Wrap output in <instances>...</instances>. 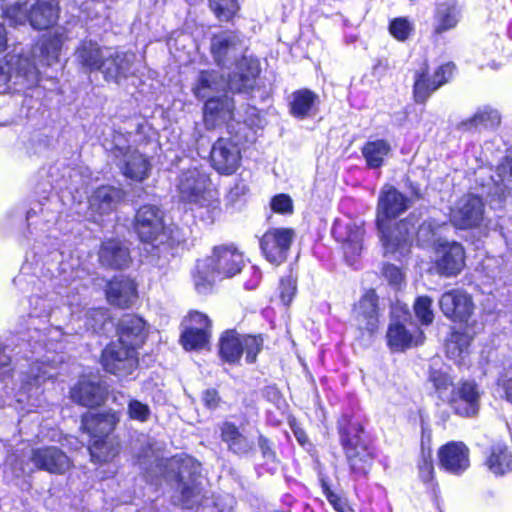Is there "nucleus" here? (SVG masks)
<instances>
[{
	"label": "nucleus",
	"mask_w": 512,
	"mask_h": 512,
	"mask_svg": "<svg viewBox=\"0 0 512 512\" xmlns=\"http://www.w3.org/2000/svg\"><path fill=\"white\" fill-rule=\"evenodd\" d=\"M294 435H295L297 441L302 446H304L308 442V437H307L306 433L302 429H299V428L295 429L294 430Z\"/></svg>",
	"instance_id": "338daca9"
},
{
	"label": "nucleus",
	"mask_w": 512,
	"mask_h": 512,
	"mask_svg": "<svg viewBox=\"0 0 512 512\" xmlns=\"http://www.w3.org/2000/svg\"><path fill=\"white\" fill-rule=\"evenodd\" d=\"M391 151V145L387 140L375 139L364 144L362 155L366 165L371 169H376L384 164L385 158L389 156Z\"/></svg>",
	"instance_id": "a19ab883"
},
{
	"label": "nucleus",
	"mask_w": 512,
	"mask_h": 512,
	"mask_svg": "<svg viewBox=\"0 0 512 512\" xmlns=\"http://www.w3.org/2000/svg\"><path fill=\"white\" fill-rule=\"evenodd\" d=\"M240 150L229 139H218L211 150V162L215 170L221 174H232L240 164Z\"/></svg>",
	"instance_id": "a878e982"
},
{
	"label": "nucleus",
	"mask_w": 512,
	"mask_h": 512,
	"mask_svg": "<svg viewBox=\"0 0 512 512\" xmlns=\"http://www.w3.org/2000/svg\"><path fill=\"white\" fill-rule=\"evenodd\" d=\"M101 363L107 372L118 376H127L136 369L138 360L133 348L116 341L103 350Z\"/></svg>",
	"instance_id": "ddd939ff"
},
{
	"label": "nucleus",
	"mask_w": 512,
	"mask_h": 512,
	"mask_svg": "<svg viewBox=\"0 0 512 512\" xmlns=\"http://www.w3.org/2000/svg\"><path fill=\"white\" fill-rule=\"evenodd\" d=\"M60 49L61 40L59 38H54L44 42L40 47H36L32 54L34 56L35 51H39V63L42 65L51 66L53 63L58 61Z\"/></svg>",
	"instance_id": "c03bdc74"
},
{
	"label": "nucleus",
	"mask_w": 512,
	"mask_h": 512,
	"mask_svg": "<svg viewBox=\"0 0 512 512\" xmlns=\"http://www.w3.org/2000/svg\"><path fill=\"white\" fill-rule=\"evenodd\" d=\"M29 457L32 465L26 464L22 467L23 473H31L36 468L50 473L63 474L71 466L68 456L56 447L32 449Z\"/></svg>",
	"instance_id": "6ab92c4d"
},
{
	"label": "nucleus",
	"mask_w": 512,
	"mask_h": 512,
	"mask_svg": "<svg viewBox=\"0 0 512 512\" xmlns=\"http://www.w3.org/2000/svg\"><path fill=\"white\" fill-rule=\"evenodd\" d=\"M210 331L198 327H187L181 335V343L186 350L203 349L209 343Z\"/></svg>",
	"instance_id": "37998d69"
},
{
	"label": "nucleus",
	"mask_w": 512,
	"mask_h": 512,
	"mask_svg": "<svg viewBox=\"0 0 512 512\" xmlns=\"http://www.w3.org/2000/svg\"><path fill=\"white\" fill-rule=\"evenodd\" d=\"M135 230L141 241L162 243L166 238L163 212L154 205H143L135 216Z\"/></svg>",
	"instance_id": "f8f14e48"
},
{
	"label": "nucleus",
	"mask_w": 512,
	"mask_h": 512,
	"mask_svg": "<svg viewBox=\"0 0 512 512\" xmlns=\"http://www.w3.org/2000/svg\"><path fill=\"white\" fill-rule=\"evenodd\" d=\"M202 401L209 409H214L219 403V396L215 389H207L202 394Z\"/></svg>",
	"instance_id": "052dcab7"
},
{
	"label": "nucleus",
	"mask_w": 512,
	"mask_h": 512,
	"mask_svg": "<svg viewBox=\"0 0 512 512\" xmlns=\"http://www.w3.org/2000/svg\"><path fill=\"white\" fill-rule=\"evenodd\" d=\"M461 19V8L454 0H447L437 5L434 17V32L442 34L454 29Z\"/></svg>",
	"instance_id": "72a5a7b5"
},
{
	"label": "nucleus",
	"mask_w": 512,
	"mask_h": 512,
	"mask_svg": "<svg viewBox=\"0 0 512 512\" xmlns=\"http://www.w3.org/2000/svg\"><path fill=\"white\" fill-rule=\"evenodd\" d=\"M61 335L58 328H53L49 330V339L45 346L39 340L35 342L31 356L26 358L27 362H31L29 370L21 372V387L16 394L17 402L27 401L31 407L34 406L41 384L55 375L53 371L57 363L56 356L48 354L56 350V342Z\"/></svg>",
	"instance_id": "7ed1b4c3"
},
{
	"label": "nucleus",
	"mask_w": 512,
	"mask_h": 512,
	"mask_svg": "<svg viewBox=\"0 0 512 512\" xmlns=\"http://www.w3.org/2000/svg\"><path fill=\"white\" fill-rule=\"evenodd\" d=\"M500 385L503 387L506 400L512 403V376L502 380Z\"/></svg>",
	"instance_id": "e2e57ef3"
},
{
	"label": "nucleus",
	"mask_w": 512,
	"mask_h": 512,
	"mask_svg": "<svg viewBox=\"0 0 512 512\" xmlns=\"http://www.w3.org/2000/svg\"><path fill=\"white\" fill-rule=\"evenodd\" d=\"M465 266V252L460 243L445 242L436 250V270L445 277L458 275Z\"/></svg>",
	"instance_id": "b1692460"
},
{
	"label": "nucleus",
	"mask_w": 512,
	"mask_h": 512,
	"mask_svg": "<svg viewBox=\"0 0 512 512\" xmlns=\"http://www.w3.org/2000/svg\"><path fill=\"white\" fill-rule=\"evenodd\" d=\"M383 273L393 285H399L402 282L403 274L401 270L394 265H386L383 269Z\"/></svg>",
	"instance_id": "bf43d9fd"
},
{
	"label": "nucleus",
	"mask_w": 512,
	"mask_h": 512,
	"mask_svg": "<svg viewBox=\"0 0 512 512\" xmlns=\"http://www.w3.org/2000/svg\"><path fill=\"white\" fill-rule=\"evenodd\" d=\"M121 198V191L111 186H102L95 190L89 203L93 212L100 215L110 213Z\"/></svg>",
	"instance_id": "e433bc0d"
},
{
	"label": "nucleus",
	"mask_w": 512,
	"mask_h": 512,
	"mask_svg": "<svg viewBox=\"0 0 512 512\" xmlns=\"http://www.w3.org/2000/svg\"><path fill=\"white\" fill-rule=\"evenodd\" d=\"M247 192H248L247 185L245 183L241 182V183H237L234 186V188L231 189L230 196L234 197V196L244 195Z\"/></svg>",
	"instance_id": "0e129e2a"
},
{
	"label": "nucleus",
	"mask_w": 512,
	"mask_h": 512,
	"mask_svg": "<svg viewBox=\"0 0 512 512\" xmlns=\"http://www.w3.org/2000/svg\"><path fill=\"white\" fill-rule=\"evenodd\" d=\"M263 340L260 337L240 336L233 331H227L220 340V355L229 363H235L245 353L246 361L252 363L260 352Z\"/></svg>",
	"instance_id": "9d476101"
},
{
	"label": "nucleus",
	"mask_w": 512,
	"mask_h": 512,
	"mask_svg": "<svg viewBox=\"0 0 512 512\" xmlns=\"http://www.w3.org/2000/svg\"><path fill=\"white\" fill-rule=\"evenodd\" d=\"M199 464L192 463V460L184 462L178 472L177 490L180 498L177 500L185 508H192L198 503L200 495V476L197 474Z\"/></svg>",
	"instance_id": "5701e85b"
},
{
	"label": "nucleus",
	"mask_w": 512,
	"mask_h": 512,
	"mask_svg": "<svg viewBox=\"0 0 512 512\" xmlns=\"http://www.w3.org/2000/svg\"><path fill=\"white\" fill-rule=\"evenodd\" d=\"M501 119V114L496 108L484 105L478 107L471 117L461 121L457 128L463 132L494 131L500 126Z\"/></svg>",
	"instance_id": "cd10ccee"
},
{
	"label": "nucleus",
	"mask_w": 512,
	"mask_h": 512,
	"mask_svg": "<svg viewBox=\"0 0 512 512\" xmlns=\"http://www.w3.org/2000/svg\"><path fill=\"white\" fill-rule=\"evenodd\" d=\"M353 315L359 329L373 333L378 328V298L373 290L361 297L354 307Z\"/></svg>",
	"instance_id": "c85d7f7f"
},
{
	"label": "nucleus",
	"mask_w": 512,
	"mask_h": 512,
	"mask_svg": "<svg viewBox=\"0 0 512 512\" xmlns=\"http://www.w3.org/2000/svg\"><path fill=\"white\" fill-rule=\"evenodd\" d=\"M183 325L185 328L198 327L203 328V330L206 331H210L211 329V322L209 318L205 314L197 311L191 312L184 320Z\"/></svg>",
	"instance_id": "6e6d98bb"
},
{
	"label": "nucleus",
	"mask_w": 512,
	"mask_h": 512,
	"mask_svg": "<svg viewBox=\"0 0 512 512\" xmlns=\"http://www.w3.org/2000/svg\"><path fill=\"white\" fill-rule=\"evenodd\" d=\"M454 71L451 63L440 66L433 75L428 72V67L423 64L415 72L414 98L417 103H424L429 96L440 86L448 82Z\"/></svg>",
	"instance_id": "2eb2a0df"
},
{
	"label": "nucleus",
	"mask_w": 512,
	"mask_h": 512,
	"mask_svg": "<svg viewBox=\"0 0 512 512\" xmlns=\"http://www.w3.org/2000/svg\"><path fill=\"white\" fill-rule=\"evenodd\" d=\"M210 8L221 21H229L237 12L236 0H209Z\"/></svg>",
	"instance_id": "49530a36"
},
{
	"label": "nucleus",
	"mask_w": 512,
	"mask_h": 512,
	"mask_svg": "<svg viewBox=\"0 0 512 512\" xmlns=\"http://www.w3.org/2000/svg\"><path fill=\"white\" fill-rule=\"evenodd\" d=\"M182 202L193 206L195 217L205 224H212L221 214L218 191L209 175L198 165L182 169L176 184Z\"/></svg>",
	"instance_id": "f03ea898"
},
{
	"label": "nucleus",
	"mask_w": 512,
	"mask_h": 512,
	"mask_svg": "<svg viewBox=\"0 0 512 512\" xmlns=\"http://www.w3.org/2000/svg\"><path fill=\"white\" fill-rule=\"evenodd\" d=\"M387 341L391 349L402 351L413 345L421 344L423 333L418 328H414V331L410 332L398 321H393L389 325Z\"/></svg>",
	"instance_id": "473e14b6"
},
{
	"label": "nucleus",
	"mask_w": 512,
	"mask_h": 512,
	"mask_svg": "<svg viewBox=\"0 0 512 512\" xmlns=\"http://www.w3.org/2000/svg\"><path fill=\"white\" fill-rule=\"evenodd\" d=\"M497 179L492 178L495 184V193L504 196L507 190L512 189V160H506L497 169Z\"/></svg>",
	"instance_id": "a18cd8bd"
},
{
	"label": "nucleus",
	"mask_w": 512,
	"mask_h": 512,
	"mask_svg": "<svg viewBox=\"0 0 512 512\" xmlns=\"http://www.w3.org/2000/svg\"><path fill=\"white\" fill-rule=\"evenodd\" d=\"M449 217L451 224L458 229L480 228L486 220L485 203L476 195H464L450 208Z\"/></svg>",
	"instance_id": "1a4fd4ad"
},
{
	"label": "nucleus",
	"mask_w": 512,
	"mask_h": 512,
	"mask_svg": "<svg viewBox=\"0 0 512 512\" xmlns=\"http://www.w3.org/2000/svg\"><path fill=\"white\" fill-rule=\"evenodd\" d=\"M134 58L135 55L132 53L116 52L112 54L108 51L99 70L107 81L119 82L120 79L126 78L131 73Z\"/></svg>",
	"instance_id": "c756f323"
},
{
	"label": "nucleus",
	"mask_w": 512,
	"mask_h": 512,
	"mask_svg": "<svg viewBox=\"0 0 512 512\" xmlns=\"http://www.w3.org/2000/svg\"><path fill=\"white\" fill-rule=\"evenodd\" d=\"M113 154L117 160V166L126 178L142 182L148 177L151 165L148 159L137 150L117 145Z\"/></svg>",
	"instance_id": "412c9836"
},
{
	"label": "nucleus",
	"mask_w": 512,
	"mask_h": 512,
	"mask_svg": "<svg viewBox=\"0 0 512 512\" xmlns=\"http://www.w3.org/2000/svg\"><path fill=\"white\" fill-rule=\"evenodd\" d=\"M271 208L274 212L277 213H291L293 209L292 200L286 194L276 195L271 200Z\"/></svg>",
	"instance_id": "13d9d810"
},
{
	"label": "nucleus",
	"mask_w": 512,
	"mask_h": 512,
	"mask_svg": "<svg viewBox=\"0 0 512 512\" xmlns=\"http://www.w3.org/2000/svg\"><path fill=\"white\" fill-rule=\"evenodd\" d=\"M59 0H40L28 13L27 3L16 2L7 4L4 9V16L10 25H23L27 21L35 29H47L54 25L58 19Z\"/></svg>",
	"instance_id": "423d86ee"
},
{
	"label": "nucleus",
	"mask_w": 512,
	"mask_h": 512,
	"mask_svg": "<svg viewBox=\"0 0 512 512\" xmlns=\"http://www.w3.org/2000/svg\"><path fill=\"white\" fill-rule=\"evenodd\" d=\"M471 337L462 332H452L445 345L446 355L458 365H465L469 356Z\"/></svg>",
	"instance_id": "ea45409f"
},
{
	"label": "nucleus",
	"mask_w": 512,
	"mask_h": 512,
	"mask_svg": "<svg viewBox=\"0 0 512 512\" xmlns=\"http://www.w3.org/2000/svg\"><path fill=\"white\" fill-rule=\"evenodd\" d=\"M419 476L424 482H429L433 478V460L430 450L422 451L421 459L418 463Z\"/></svg>",
	"instance_id": "5fc2aeb1"
},
{
	"label": "nucleus",
	"mask_w": 512,
	"mask_h": 512,
	"mask_svg": "<svg viewBox=\"0 0 512 512\" xmlns=\"http://www.w3.org/2000/svg\"><path fill=\"white\" fill-rule=\"evenodd\" d=\"M221 438L228 445L229 450L235 454H247L254 447L252 441L242 435L234 424L228 422L221 427Z\"/></svg>",
	"instance_id": "79ce46f5"
},
{
	"label": "nucleus",
	"mask_w": 512,
	"mask_h": 512,
	"mask_svg": "<svg viewBox=\"0 0 512 512\" xmlns=\"http://www.w3.org/2000/svg\"><path fill=\"white\" fill-rule=\"evenodd\" d=\"M432 304L433 300L428 296H420L414 302L415 315L424 325H429L433 322L434 313Z\"/></svg>",
	"instance_id": "de8ad7c7"
},
{
	"label": "nucleus",
	"mask_w": 512,
	"mask_h": 512,
	"mask_svg": "<svg viewBox=\"0 0 512 512\" xmlns=\"http://www.w3.org/2000/svg\"><path fill=\"white\" fill-rule=\"evenodd\" d=\"M430 381L433 383L439 397L447 400L449 388L453 385L452 378L445 372L434 370L430 374Z\"/></svg>",
	"instance_id": "09e8293b"
},
{
	"label": "nucleus",
	"mask_w": 512,
	"mask_h": 512,
	"mask_svg": "<svg viewBox=\"0 0 512 512\" xmlns=\"http://www.w3.org/2000/svg\"><path fill=\"white\" fill-rule=\"evenodd\" d=\"M106 296L112 305L121 308L129 307L137 299L136 285L131 279L115 278L108 283Z\"/></svg>",
	"instance_id": "2f4dec72"
},
{
	"label": "nucleus",
	"mask_w": 512,
	"mask_h": 512,
	"mask_svg": "<svg viewBox=\"0 0 512 512\" xmlns=\"http://www.w3.org/2000/svg\"><path fill=\"white\" fill-rule=\"evenodd\" d=\"M245 49L244 39L236 32L221 31L211 38L210 50L219 66H227Z\"/></svg>",
	"instance_id": "aec40b11"
},
{
	"label": "nucleus",
	"mask_w": 512,
	"mask_h": 512,
	"mask_svg": "<svg viewBox=\"0 0 512 512\" xmlns=\"http://www.w3.org/2000/svg\"><path fill=\"white\" fill-rule=\"evenodd\" d=\"M319 97L309 89H299L289 98L290 113L293 117L304 119L314 115Z\"/></svg>",
	"instance_id": "c9c22d12"
},
{
	"label": "nucleus",
	"mask_w": 512,
	"mask_h": 512,
	"mask_svg": "<svg viewBox=\"0 0 512 512\" xmlns=\"http://www.w3.org/2000/svg\"><path fill=\"white\" fill-rule=\"evenodd\" d=\"M443 315L455 323H467L472 317L475 305L472 296L462 289H452L439 299Z\"/></svg>",
	"instance_id": "4468645a"
},
{
	"label": "nucleus",
	"mask_w": 512,
	"mask_h": 512,
	"mask_svg": "<svg viewBox=\"0 0 512 512\" xmlns=\"http://www.w3.org/2000/svg\"><path fill=\"white\" fill-rule=\"evenodd\" d=\"M146 336V323L142 318L135 315H126L121 319L119 323V342L136 351V348L144 343Z\"/></svg>",
	"instance_id": "7c9ffc66"
},
{
	"label": "nucleus",
	"mask_w": 512,
	"mask_h": 512,
	"mask_svg": "<svg viewBox=\"0 0 512 512\" xmlns=\"http://www.w3.org/2000/svg\"><path fill=\"white\" fill-rule=\"evenodd\" d=\"M150 413L148 405L138 400H130L128 404V415L131 419L146 422L150 417Z\"/></svg>",
	"instance_id": "864d4df0"
},
{
	"label": "nucleus",
	"mask_w": 512,
	"mask_h": 512,
	"mask_svg": "<svg viewBox=\"0 0 512 512\" xmlns=\"http://www.w3.org/2000/svg\"><path fill=\"white\" fill-rule=\"evenodd\" d=\"M108 51L102 50L96 42L83 41L77 48L76 60L83 68L92 72L99 70Z\"/></svg>",
	"instance_id": "58836bf2"
},
{
	"label": "nucleus",
	"mask_w": 512,
	"mask_h": 512,
	"mask_svg": "<svg viewBox=\"0 0 512 512\" xmlns=\"http://www.w3.org/2000/svg\"><path fill=\"white\" fill-rule=\"evenodd\" d=\"M411 206V199L391 185H385L379 194L377 205V225L390 222L403 214Z\"/></svg>",
	"instance_id": "4be33fe9"
},
{
	"label": "nucleus",
	"mask_w": 512,
	"mask_h": 512,
	"mask_svg": "<svg viewBox=\"0 0 512 512\" xmlns=\"http://www.w3.org/2000/svg\"><path fill=\"white\" fill-rule=\"evenodd\" d=\"M339 431L351 474L355 479L367 476L372 466L373 454L361 439V427L357 423H349L347 427L341 423Z\"/></svg>",
	"instance_id": "0eeeda50"
},
{
	"label": "nucleus",
	"mask_w": 512,
	"mask_h": 512,
	"mask_svg": "<svg viewBox=\"0 0 512 512\" xmlns=\"http://www.w3.org/2000/svg\"><path fill=\"white\" fill-rule=\"evenodd\" d=\"M446 401L457 415L472 417L479 411L480 391L475 382H459L453 387Z\"/></svg>",
	"instance_id": "a211bd4d"
},
{
	"label": "nucleus",
	"mask_w": 512,
	"mask_h": 512,
	"mask_svg": "<svg viewBox=\"0 0 512 512\" xmlns=\"http://www.w3.org/2000/svg\"><path fill=\"white\" fill-rule=\"evenodd\" d=\"M418 240H423L425 242H429L434 237V232L432 231V225L429 222H424L420 225L417 232Z\"/></svg>",
	"instance_id": "680f3d73"
},
{
	"label": "nucleus",
	"mask_w": 512,
	"mask_h": 512,
	"mask_svg": "<svg viewBox=\"0 0 512 512\" xmlns=\"http://www.w3.org/2000/svg\"><path fill=\"white\" fill-rule=\"evenodd\" d=\"M485 465L495 475H503L512 470V454L503 443L493 444L487 454Z\"/></svg>",
	"instance_id": "4c0bfd02"
},
{
	"label": "nucleus",
	"mask_w": 512,
	"mask_h": 512,
	"mask_svg": "<svg viewBox=\"0 0 512 512\" xmlns=\"http://www.w3.org/2000/svg\"><path fill=\"white\" fill-rule=\"evenodd\" d=\"M119 417L116 413H92L83 416L82 427L91 436L89 453L95 463L112 461L119 453V442L112 435Z\"/></svg>",
	"instance_id": "39448f33"
},
{
	"label": "nucleus",
	"mask_w": 512,
	"mask_h": 512,
	"mask_svg": "<svg viewBox=\"0 0 512 512\" xmlns=\"http://www.w3.org/2000/svg\"><path fill=\"white\" fill-rule=\"evenodd\" d=\"M440 466L453 474L463 473L470 465L469 449L461 441H451L438 451Z\"/></svg>",
	"instance_id": "bb28decb"
},
{
	"label": "nucleus",
	"mask_w": 512,
	"mask_h": 512,
	"mask_svg": "<svg viewBox=\"0 0 512 512\" xmlns=\"http://www.w3.org/2000/svg\"><path fill=\"white\" fill-rule=\"evenodd\" d=\"M5 66L0 65V87L13 77L21 78L27 86L33 85L39 80L37 63L28 55L8 54Z\"/></svg>",
	"instance_id": "dca6fc26"
},
{
	"label": "nucleus",
	"mask_w": 512,
	"mask_h": 512,
	"mask_svg": "<svg viewBox=\"0 0 512 512\" xmlns=\"http://www.w3.org/2000/svg\"><path fill=\"white\" fill-rule=\"evenodd\" d=\"M244 266L241 252L230 246L214 248L212 255L197 262L193 282L198 293H207L217 280L233 277Z\"/></svg>",
	"instance_id": "20e7f679"
},
{
	"label": "nucleus",
	"mask_w": 512,
	"mask_h": 512,
	"mask_svg": "<svg viewBox=\"0 0 512 512\" xmlns=\"http://www.w3.org/2000/svg\"><path fill=\"white\" fill-rule=\"evenodd\" d=\"M99 258L103 265L115 269H122L130 262L128 248L115 239L103 242L99 252Z\"/></svg>",
	"instance_id": "f704fd0d"
},
{
	"label": "nucleus",
	"mask_w": 512,
	"mask_h": 512,
	"mask_svg": "<svg viewBox=\"0 0 512 512\" xmlns=\"http://www.w3.org/2000/svg\"><path fill=\"white\" fill-rule=\"evenodd\" d=\"M260 279H261L260 271L253 267V280L248 282V283H246V288L247 289H254L258 285V283L260 282Z\"/></svg>",
	"instance_id": "69168bd1"
},
{
	"label": "nucleus",
	"mask_w": 512,
	"mask_h": 512,
	"mask_svg": "<svg viewBox=\"0 0 512 512\" xmlns=\"http://www.w3.org/2000/svg\"><path fill=\"white\" fill-rule=\"evenodd\" d=\"M107 389L95 377L83 376L70 390V398L85 407L101 405L106 397Z\"/></svg>",
	"instance_id": "393cba45"
},
{
	"label": "nucleus",
	"mask_w": 512,
	"mask_h": 512,
	"mask_svg": "<svg viewBox=\"0 0 512 512\" xmlns=\"http://www.w3.org/2000/svg\"><path fill=\"white\" fill-rule=\"evenodd\" d=\"M260 73L257 59L243 56L236 63V71L226 81L216 71H202L192 87L198 99H207L204 105V123L208 129H214L233 117L234 104L228 97L219 98L214 94L225 91L246 92L255 85Z\"/></svg>",
	"instance_id": "f257e3e1"
},
{
	"label": "nucleus",
	"mask_w": 512,
	"mask_h": 512,
	"mask_svg": "<svg viewBox=\"0 0 512 512\" xmlns=\"http://www.w3.org/2000/svg\"><path fill=\"white\" fill-rule=\"evenodd\" d=\"M321 487L323 494L325 495L328 502L332 505V507L337 512H354V510L347 504V502L340 497L338 494L334 493L328 484L324 481L321 482Z\"/></svg>",
	"instance_id": "603ef678"
},
{
	"label": "nucleus",
	"mask_w": 512,
	"mask_h": 512,
	"mask_svg": "<svg viewBox=\"0 0 512 512\" xmlns=\"http://www.w3.org/2000/svg\"><path fill=\"white\" fill-rule=\"evenodd\" d=\"M296 291L295 280L289 276L281 279L280 297L285 305H289Z\"/></svg>",
	"instance_id": "4d7b16f0"
},
{
	"label": "nucleus",
	"mask_w": 512,
	"mask_h": 512,
	"mask_svg": "<svg viewBox=\"0 0 512 512\" xmlns=\"http://www.w3.org/2000/svg\"><path fill=\"white\" fill-rule=\"evenodd\" d=\"M334 238L342 243L345 259L349 265H354L362 251L364 230L361 223L351 219H337L332 228Z\"/></svg>",
	"instance_id": "9b49d317"
},
{
	"label": "nucleus",
	"mask_w": 512,
	"mask_h": 512,
	"mask_svg": "<svg viewBox=\"0 0 512 512\" xmlns=\"http://www.w3.org/2000/svg\"><path fill=\"white\" fill-rule=\"evenodd\" d=\"M293 238L294 231L292 229H269L260 239V247L263 255L270 263L281 264L286 260Z\"/></svg>",
	"instance_id": "f3484780"
},
{
	"label": "nucleus",
	"mask_w": 512,
	"mask_h": 512,
	"mask_svg": "<svg viewBox=\"0 0 512 512\" xmlns=\"http://www.w3.org/2000/svg\"><path fill=\"white\" fill-rule=\"evenodd\" d=\"M14 365L8 349L0 343V383L6 384L13 377Z\"/></svg>",
	"instance_id": "3c124183"
},
{
	"label": "nucleus",
	"mask_w": 512,
	"mask_h": 512,
	"mask_svg": "<svg viewBox=\"0 0 512 512\" xmlns=\"http://www.w3.org/2000/svg\"><path fill=\"white\" fill-rule=\"evenodd\" d=\"M7 44L6 32L3 25L0 24V53H2Z\"/></svg>",
	"instance_id": "774afa93"
},
{
	"label": "nucleus",
	"mask_w": 512,
	"mask_h": 512,
	"mask_svg": "<svg viewBox=\"0 0 512 512\" xmlns=\"http://www.w3.org/2000/svg\"><path fill=\"white\" fill-rule=\"evenodd\" d=\"M377 227L385 255L401 260L410 252L415 227L409 220L383 222V225Z\"/></svg>",
	"instance_id": "6e6552de"
},
{
	"label": "nucleus",
	"mask_w": 512,
	"mask_h": 512,
	"mask_svg": "<svg viewBox=\"0 0 512 512\" xmlns=\"http://www.w3.org/2000/svg\"><path fill=\"white\" fill-rule=\"evenodd\" d=\"M414 27L412 22H410L405 17H398L391 21L389 26V31L391 35L399 41L406 40Z\"/></svg>",
	"instance_id": "8fccbe9b"
}]
</instances>
